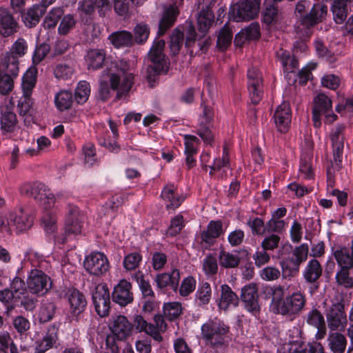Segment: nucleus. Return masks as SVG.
I'll use <instances>...</instances> for the list:
<instances>
[{
	"label": "nucleus",
	"mask_w": 353,
	"mask_h": 353,
	"mask_svg": "<svg viewBox=\"0 0 353 353\" xmlns=\"http://www.w3.org/2000/svg\"><path fill=\"white\" fill-rule=\"evenodd\" d=\"M259 8L260 0H243L231 6L230 19L235 21L252 19L258 15Z\"/></svg>",
	"instance_id": "obj_6"
},
{
	"label": "nucleus",
	"mask_w": 353,
	"mask_h": 353,
	"mask_svg": "<svg viewBox=\"0 0 353 353\" xmlns=\"http://www.w3.org/2000/svg\"><path fill=\"white\" fill-rule=\"evenodd\" d=\"M266 291L272 294L270 310L275 314H279L293 318L299 314L306 304L305 294L297 291L284 298V289L279 285L274 288H267Z\"/></svg>",
	"instance_id": "obj_2"
},
{
	"label": "nucleus",
	"mask_w": 353,
	"mask_h": 353,
	"mask_svg": "<svg viewBox=\"0 0 353 353\" xmlns=\"http://www.w3.org/2000/svg\"><path fill=\"white\" fill-rule=\"evenodd\" d=\"M63 14V11L60 8H53L48 14L44 20V26L48 28H54L61 16Z\"/></svg>",
	"instance_id": "obj_61"
},
{
	"label": "nucleus",
	"mask_w": 353,
	"mask_h": 353,
	"mask_svg": "<svg viewBox=\"0 0 353 353\" xmlns=\"http://www.w3.org/2000/svg\"><path fill=\"white\" fill-rule=\"evenodd\" d=\"M352 0H334L332 7L334 19L337 23H343L347 16V4L351 3Z\"/></svg>",
	"instance_id": "obj_39"
},
{
	"label": "nucleus",
	"mask_w": 353,
	"mask_h": 353,
	"mask_svg": "<svg viewBox=\"0 0 353 353\" xmlns=\"http://www.w3.org/2000/svg\"><path fill=\"white\" fill-rule=\"evenodd\" d=\"M219 261L221 266L225 268H232L238 265L240 259L239 254L221 250L219 255Z\"/></svg>",
	"instance_id": "obj_41"
},
{
	"label": "nucleus",
	"mask_w": 353,
	"mask_h": 353,
	"mask_svg": "<svg viewBox=\"0 0 353 353\" xmlns=\"http://www.w3.org/2000/svg\"><path fill=\"white\" fill-rule=\"evenodd\" d=\"M83 264L89 274L97 276L103 275L110 268L106 256L100 252H93L86 256Z\"/></svg>",
	"instance_id": "obj_9"
},
{
	"label": "nucleus",
	"mask_w": 353,
	"mask_h": 353,
	"mask_svg": "<svg viewBox=\"0 0 353 353\" xmlns=\"http://www.w3.org/2000/svg\"><path fill=\"white\" fill-rule=\"evenodd\" d=\"M182 312L179 302H170L163 305V314L169 320H173L180 316Z\"/></svg>",
	"instance_id": "obj_52"
},
{
	"label": "nucleus",
	"mask_w": 353,
	"mask_h": 353,
	"mask_svg": "<svg viewBox=\"0 0 353 353\" xmlns=\"http://www.w3.org/2000/svg\"><path fill=\"white\" fill-rule=\"evenodd\" d=\"M55 310L56 306L54 302L49 300L43 301L38 314L40 321L44 323L50 321L55 314Z\"/></svg>",
	"instance_id": "obj_44"
},
{
	"label": "nucleus",
	"mask_w": 353,
	"mask_h": 353,
	"mask_svg": "<svg viewBox=\"0 0 353 353\" xmlns=\"http://www.w3.org/2000/svg\"><path fill=\"white\" fill-rule=\"evenodd\" d=\"M259 35V25L258 23H252L236 35L234 42L236 45H241L246 40L257 39Z\"/></svg>",
	"instance_id": "obj_38"
},
{
	"label": "nucleus",
	"mask_w": 353,
	"mask_h": 353,
	"mask_svg": "<svg viewBox=\"0 0 353 353\" xmlns=\"http://www.w3.org/2000/svg\"><path fill=\"white\" fill-rule=\"evenodd\" d=\"M307 323L317 329L325 326L324 317L316 309H314L307 314Z\"/></svg>",
	"instance_id": "obj_60"
},
{
	"label": "nucleus",
	"mask_w": 353,
	"mask_h": 353,
	"mask_svg": "<svg viewBox=\"0 0 353 353\" xmlns=\"http://www.w3.org/2000/svg\"><path fill=\"white\" fill-rule=\"evenodd\" d=\"M223 232L221 221H211L208 223L206 230L201 232V237L203 242L210 245Z\"/></svg>",
	"instance_id": "obj_31"
},
{
	"label": "nucleus",
	"mask_w": 353,
	"mask_h": 353,
	"mask_svg": "<svg viewBox=\"0 0 353 353\" xmlns=\"http://www.w3.org/2000/svg\"><path fill=\"white\" fill-rule=\"evenodd\" d=\"M248 91L253 103H258L262 98L261 74L256 68H251L248 71Z\"/></svg>",
	"instance_id": "obj_17"
},
{
	"label": "nucleus",
	"mask_w": 353,
	"mask_h": 353,
	"mask_svg": "<svg viewBox=\"0 0 353 353\" xmlns=\"http://www.w3.org/2000/svg\"><path fill=\"white\" fill-rule=\"evenodd\" d=\"M312 119L315 128L321 126V117L325 115L326 122L332 123L336 120V115L332 112L331 99L325 94L320 93L314 99Z\"/></svg>",
	"instance_id": "obj_7"
},
{
	"label": "nucleus",
	"mask_w": 353,
	"mask_h": 353,
	"mask_svg": "<svg viewBox=\"0 0 353 353\" xmlns=\"http://www.w3.org/2000/svg\"><path fill=\"white\" fill-rule=\"evenodd\" d=\"M196 285V279L192 276H188L181 282L179 290V294L182 296H188L195 290Z\"/></svg>",
	"instance_id": "obj_59"
},
{
	"label": "nucleus",
	"mask_w": 353,
	"mask_h": 353,
	"mask_svg": "<svg viewBox=\"0 0 353 353\" xmlns=\"http://www.w3.org/2000/svg\"><path fill=\"white\" fill-rule=\"evenodd\" d=\"M17 124V117L11 111H6L2 113L1 119V129L6 132H12Z\"/></svg>",
	"instance_id": "obj_50"
},
{
	"label": "nucleus",
	"mask_w": 353,
	"mask_h": 353,
	"mask_svg": "<svg viewBox=\"0 0 353 353\" xmlns=\"http://www.w3.org/2000/svg\"><path fill=\"white\" fill-rule=\"evenodd\" d=\"M183 0H178L179 3ZM177 0L174 4L165 6L164 8L161 19L159 22V35H163L165 34L166 30L170 28L176 21V19L179 13L178 8L176 6Z\"/></svg>",
	"instance_id": "obj_23"
},
{
	"label": "nucleus",
	"mask_w": 353,
	"mask_h": 353,
	"mask_svg": "<svg viewBox=\"0 0 353 353\" xmlns=\"http://www.w3.org/2000/svg\"><path fill=\"white\" fill-rule=\"evenodd\" d=\"M212 296V290L209 283H204L201 285L196 293V300L199 305H207Z\"/></svg>",
	"instance_id": "obj_53"
},
{
	"label": "nucleus",
	"mask_w": 353,
	"mask_h": 353,
	"mask_svg": "<svg viewBox=\"0 0 353 353\" xmlns=\"http://www.w3.org/2000/svg\"><path fill=\"white\" fill-rule=\"evenodd\" d=\"M141 259V256L139 253H130L124 258L123 266L128 270H134L139 266Z\"/></svg>",
	"instance_id": "obj_63"
},
{
	"label": "nucleus",
	"mask_w": 353,
	"mask_h": 353,
	"mask_svg": "<svg viewBox=\"0 0 353 353\" xmlns=\"http://www.w3.org/2000/svg\"><path fill=\"white\" fill-rule=\"evenodd\" d=\"M201 339L212 346L223 345L228 338L229 327L217 319H209L201 325Z\"/></svg>",
	"instance_id": "obj_4"
},
{
	"label": "nucleus",
	"mask_w": 353,
	"mask_h": 353,
	"mask_svg": "<svg viewBox=\"0 0 353 353\" xmlns=\"http://www.w3.org/2000/svg\"><path fill=\"white\" fill-rule=\"evenodd\" d=\"M327 14V6L322 3L314 4L310 12L301 19V26H298L299 31H304L307 33V29L315 24L320 23L325 17Z\"/></svg>",
	"instance_id": "obj_19"
},
{
	"label": "nucleus",
	"mask_w": 353,
	"mask_h": 353,
	"mask_svg": "<svg viewBox=\"0 0 353 353\" xmlns=\"http://www.w3.org/2000/svg\"><path fill=\"white\" fill-rule=\"evenodd\" d=\"M96 6L94 0H82L79 3L78 10L83 20L90 18L94 12Z\"/></svg>",
	"instance_id": "obj_51"
},
{
	"label": "nucleus",
	"mask_w": 353,
	"mask_h": 353,
	"mask_svg": "<svg viewBox=\"0 0 353 353\" xmlns=\"http://www.w3.org/2000/svg\"><path fill=\"white\" fill-rule=\"evenodd\" d=\"M277 56L281 59L285 72L291 74L294 69L298 66V62L294 58H291L289 52L281 50L277 52Z\"/></svg>",
	"instance_id": "obj_47"
},
{
	"label": "nucleus",
	"mask_w": 353,
	"mask_h": 353,
	"mask_svg": "<svg viewBox=\"0 0 353 353\" xmlns=\"http://www.w3.org/2000/svg\"><path fill=\"white\" fill-rule=\"evenodd\" d=\"M44 12L43 6L40 5L34 6L28 11L25 21H23L25 25L29 28L36 26Z\"/></svg>",
	"instance_id": "obj_43"
},
{
	"label": "nucleus",
	"mask_w": 353,
	"mask_h": 353,
	"mask_svg": "<svg viewBox=\"0 0 353 353\" xmlns=\"http://www.w3.org/2000/svg\"><path fill=\"white\" fill-rule=\"evenodd\" d=\"M134 38L137 43H143L145 42L150 34V29L144 23H138L134 28Z\"/></svg>",
	"instance_id": "obj_58"
},
{
	"label": "nucleus",
	"mask_w": 353,
	"mask_h": 353,
	"mask_svg": "<svg viewBox=\"0 0 353 353\" xmlns=\"http://www.w3.org/2000/svg\"><path fill=\"white\" fill-rule=\"evenodd\" d=\"M278 0H265L263 13V21L268 26L276 25L281 19V14L275 6Z\"/></svg>",
	"instance_id": "obj_33"
},
{
	"label": "nucleus",
	"mask_w": 353,
	"mask_h": 353,
	"mask_svg": "<svg viewBox=\"0 0 353 353\" xmlns=\"http://www.w3.org/2000/svg\"><path fill=\"white\" fill-rule=\"evenodd\" d=\"M134 83V74L130 70L126 61L114 63L103 72L99 81V94L103 100L107 99L112 90H116L117 96L128 93Z\"/></svg>",
	"instance_id": "obj_1"
},
{
	"label": "nucleus",
	"mask_w": 353,
	"mask_h": 353,
	"mask_svg": "<svg viewBox=\"0 0 353 353\" xmlns=\"http://www.w3.org/2000/svg\"><path fill=\"white\" fill-rule=\"evenodd\" d=\"M328 346L334 353H343L347 346V339L345 335L338 332L329 334Z\"/></svg>",
	"instance_id": "obj_35"
},
{
	"label": "nucleus",
	"mask_w": 353,
	"mask_h": 353,
	"mask_svg": "<svg viewBox=\"0 0 353 353\" xmlns=\"http://www.w3.org/2000/svg\"><path fill=\"white\" fill-rule=\"evenodd\" d=\"M76 24V20L72 14H68L64 15L61 19L58 32L60 34H67Z\"/></svg>",
	"instance_id": "obj_55"
},
{
	"label": "nucleus",
	"mask_w": 353,
	"mask_h": 353,
	"mask_svg": "<svg viewBox=\"0 0 353 353\" xmlns=\"http://www.w3.org/2000/svg\"><path fill=\"white\" fill-rule=\"evenodd\" d=\"M334 256L341 268H353V240L350 250L345 247L339 248L334 252Z\"/></svg>",
	"instance_id": "obj_32"
},
{
	"label": "nucleus",
	"mask_w": 353,
	"mask_h": 353,
	"mask_svg": "<svg viewBox=\"0 0 353 353\" xmlns=\"http://www.w3.org/2000/svg\"><path fill=\"white\" fill-rule=\"evenodd\" d=\"M221 296L217 301L220 310H227L235 307L238 305L239 299L236 294L227 285L221 286Z\"/></svg>",
	"instance_id": "obj_28"
},
{
	"label": "nucleus",
	"mask_w": 353,
	"mask_h": 353,
	"mask_svg": "<svg viewBox=\"0 0 353 353\" xmlns=\"http://www.w3.org/2000/svg\"><path fill=\"white\" fill-rule=\"evenodd\" d=\"M37 77V69L35 66H30L23 74V98L25 101L23 103H26L28 107L32 105V101L30 99V96L32 94V90L35 86ZM25 104H23V108Z\"/></svg>",
	"instance_id": "obj_25"
},
{
	"label": "nucleus",
	"mask_w": 353,
	"mask_h": 353,
	"mask_svg": "<svg viewBox=\"0 0 353 353\" xmlns=\"http://www.w3.org/2000/svg\"><path fill=\"white\" fill-rule=\"evenodd\" d=\"M42 226L45 232L48 234H54L57 229V219L52 212H46L42 217Z\"/></svg>",
	"instance_id": "obj_46"
},
{
	"label": "nucleus",
	"mask_w": 353,
	"mask_h": 353,
	"mask_svg": "<svg viewBox=\"0 0 353 353\" xmlns=\"http://www.w3.org/2000/svg\"><path fill=\"white\" fill-rule=\"evenodd\" d=\"M132 328L131 323L123 315L113 316L110 324L112 333L119 341H123L128 337L131 334Z\"/></svg>",
	"instance_id": "obj_21"
},
{
	"label": "nucleus",
	"mask_w": 353,
	"mask_h": 353,
	"mask_svg": "<svg viewBox=\"0 0 353 353\" xmlns=\"http://www.w3.org/2000/svg\"><path fill=\"white\" fill-rule=\"evenodd\" d=\"M328 328L332 331H343L347 326V319L344 306L341 303L333 304L326 312Z\"/></svg>",
	"instance_id": "obj_10"
},
{
	"label": "nucleus",
	"mask_w": 353,
	"mask_h": 353,
	"mask_svg": "<svg viewBox=\"0 0 353 353\" xmlns=\"http://www.w3.org/2000/svg\"><path fill=\"white\" fill-rule=\"evenodd\" d=\"M260 276L265 281H274L280 276V271L276 268L268 266L260 271Z\"/></svg>",
	"instance_id": "obj_64"
},
{
	"label": "nucleus",
	"mask_w": 353,
	"mask_h": 353,
	"mask_svg": "<svg viewBox=\"0 0 353 353\" xmlns=\"http://www.w3.org/2000/svg\"><path fill=\"white\" fill-rule=\"evenodd\" d=\"M213 4L209 3L206 6L202 0H199V8L201 9V11L198 16L197 23L199 30L203 34L210 29L214 21V14L210 9Z\"/></svg>",
	"instance_id": "obj_27"
},
{
	"label": "nucleus",
	"mask_w": 353,
	"mask_h": 353,
	"mask_svg": "<svg viewBox=\"0 0 353 353\" xmlns=\"http://www.w3.org/2000/svg\"><path fill=\"white\" fill-rule=\"evenodd\" d=\"M232 38V30L225 25L219 32L217 46L221 50H225L231 43Z\"/></svg>",
	"instance_id": "obj_54"
},
{
	"label": "nucleus",
	"mask_w": 353,
	"mask_h": 353,
	"mask_svg": "<svg viewBox=\"0 0 353 353\" xmlns=\"http://www.w3.org/2000/svg\"><path fill=\"white\" fill-rule=\"evenodd\" d=\"M22 279L16 276L13 279L10 289L0 290V301L11 305L12 307L22 305Z\"/></svg>",
	"instance_id": "obj_14"
},
{
	"label": "nucleus",
	"mask_w": 353,
	"mask_h": 353,
	"mask_svg": "<svg viewBox=\"0 0 353 353\" xmlns=\"http://www.w3.org/2000/svg\"><path fill=\"white\" fill-rule=\"evenodd\" d=\"M22 54V42L19 39L13 45L11 51L0 61V94H8L13 88L12 77L19 71V58Z\"/></svg>",
	"instance_id": "obj_3"
},
{
	"label": "nucleus",
	"mask_w": 353,
	"mask_h": 353,
	"mask_svg": "<svg viewBox=\"0 0 353 353\" xmlns=\"http://www.w3.org/2000/svg\"><path fill=\"white\" fill-rule=\"evenodd\" d=\"M343 128L337 126L332 130L330 140L332 143L333 157L334 162L339 165L341 162L343 152V136L342 134Z\"/></svg>",
	"instance_id": "obj_26"
},
{
	"label": "nucleus",
	"mask_w": 353,
	"mask_h": 353,
	"mask_svg": "<svg viewBox=\"0 0 353 353\" xmlns=\"http://www.w3.org/2000/svg\"><path fill=\"white\" fill-rule=\"evenodd\" d=\"M309 246L307 243H302L299 246L296 247L292 251V259L291 261L293 267L288 272V262L285 261L282 263V271L283 276H292L298 272L299 265L305 261L308 255Z\"/></svg>",
	"instance_id": "obj_16"
},
{
	"label": "nucleus",
	"mask_w": 353,
	"mask_h": 353,
	"mask_svg": "<svg viewBox=\"0 0 353 353\" xmlns=\"http://www.w3.org/2000/svg\"><path fill=\"white\" fill-rule=\"evenodd\" d=\"M68 300L70 305L69 313L72 317L79 315L86 307L84 295L79 290L73 289L68 292Z\"/></svg>",
	"instance_id": "obj_24"
},
{
	"label": "nucleus",
	"mask_w": 353,
	"mask_h": 353,
	"mask_svg": "<svg viewBox=\"0 0 353 353\" xmlns=\"http://www.w3.org/2000/svg\"><path fill=\"white\" fill-rule=\"evenodd\" d=\"M90 94V88L88 82L85 81H80L75 90L74 97L78 103H84Z\"/></svg>",
	"instance_id": "obj_49"
},
{
	"label": "nucleus",
	"mask_w": 353,
	"mask_h": 353,
	"mask_svg": "<svg viewBox=\"0 0 353 353\" xmlns=\"http://www.w3.org/2000/svg\"><path fill=\"white\" fill-rule=\"evenodd\" d=\"M179 279V271L176 269H174L171 272L170 274L163 273L158 274L156 276L155 281L157 284V286L161 289L170 286L172 288L175 290L178 286Z\"/></svg>",
	"instance_id": "obj_34"
},
{
	"label": "nucleus",
	"mask_w": 353,
	"mask_h": 353,
	"mask_svg": "<svg viewBox=\"0 0 353 353\" xmlns=\"http://www.w3.org/2000/svg\"><path fill=\"white\" fill-rule=\"evenodd\" d=\"M109 39L112 45L117 48L129 46L132 43V35L127 31L114 32Z\"/></svg>",
	"instance_id": "obj_40"
},
{
	"label": "nucleus",
	"mask_w": 353,
	"mask_h": 353,
	"mask_svg": "<svg viewBox=\"0 0 353 353\" xmlns=\"http://www.w3.org/2000/svg\"><path fill=\"white\" fill-rule=\"evenodd\" d=\"M132 285L125 279H122L114 287L112 292L114 301L121 306H125L133 301V294L131 291Z\"/></svg>",
	"instance_id": "obj_22"
},
{
	"label": "nucleus",
	"mask_w": 353,
	"mask_h": 353,
	"mask_svg": "<svg viewBox=\"0 0 353 353\" xmlns=\"http://www.w3.org/2000/svg\"><path fill=\"white\" fill-rule=\"evenodd\" d=\"M183 41V33L179 28H176L170 37V50L173 54H177L182 46Z\"/></svg>",
	"instance_id": "obj_56"
},
{
	"label": "nucleus",
	"mask_w": 353,
	"mask_h": 353,
	"mask_svg": "<svg viewBox=\"0 0 353 353\" xmlns=\"http://www.w3.org/2000/svg\"><path fill=\"white\" fill-rule=\"evenodd\" d=\"M278 353H324L323 345L318 342L307 345L299 341H289L284 343L278 350Z\"/></svg>",
	"instance_id": "obj_15"
},
{
	"label": "nucleus",
	"mask_w": 353,
	"mask_h": 353,
	"mask_svg": "<svg viewBox=\"0 0 353 353\" xmlns=\"http://www.w3.org/2000/svg\"><path fill=\"white\" fill-rule=\"evenodd\" d=\"M184 226L183 217L181 214H177L171 220L170 226L167 230V234L175 236L180 232Z\"/></svg>",
	"instance_id": "obj_62"
},
{
	"label": "nucleus",
	"mask_w": 353,
	"mask_h": 353,
	"mask_svg": "<svg viewBox=\"0 0 353 353\" xmlns=\"http://www.w3.org/2000/svg\"><path fill=\"white\" fill-rule=\"evenodd\" d=\"M349 268L341 269L336 274V282L346 288H352L353 287V278L350 276Z\"/></svg>",
	"instance_id": "obj_57"
},
{
	"label": "nucleus",
	"mask_w": 353,
	"mask_h": 353,
	"mask_svg": "<svg viewBox=\"0 0 353 353\" xmlns=\"http://www.w3.org/2000/svg\"><path fill=\"white\" fill-rule=\"evenodd\" d=\"M303 277L308 283H314L322 274V268L316 259L310 260L303 272Z\"/></svg>",
	"instance_id": "obj_37"
},
{
	"label": "nucleus",
	"mask_w": 353,
	"mask_h": 353,
	"mask_svg": "<svg viewBox=\"0 0 353 353\" xmlns=\"http://www.w3.org/2000/svg\"><path fill=\"white\" fill-rule=\"evenodd\" d=\"M26 191L27 194L37 199L46 212H49L48 210L55 205V196L44 184L34 183L33 184L26 185Z\"/></svg>",
	"instance_id": "obj_8"
},
{
	"label": "nucleus",
	"mask_w": 353,
	"mask_h": 353,
	"mask_svg": "<svg viewBox=\"0 0 353 353\" xmlns=\"http://www.w3.org/2000/svg\"><path fill=\"white\" fill-rule=\"evenodd\" d=\"M28 288L34 294H46L50 288V278L39 270H32L27 279Z\"/></svg>",
	"instance_id": "obj_11"
},
{
	"label": "nucleus",
	"mask_w": 353,
	"mask_h": 353,
	"mask_svg": "<svg viewBox=\"0 0 353 353\" xmlns=\"http://www.w3.org/2000/svg\"><path fill=\"white\" fill-rule=\"evenodd\" d=\"M57 339V330L55 327H51L48 330L47 334L43 340L37 345V350L39 353H43L51 348L55 343Z\"/></svg>",
	"instance_id": "obj_45"
},
{
	"label": "nucleus",
	"mask_w": 353,
	"mask_h": 353,
	"mask_svg": "<svg viewBox=\"0 0 353 353\" xmlns=\"http://www.w3.org/2000/svg\"><path fill=\"white\" fill-rule=\"evenodd\" d=\"M92 301L97 314L103 317L108 314L110 310V292L108 287L103 284L96 286L92 293Z\"/></svg>",
	"instance_id": "obj_13"
},
{
	"label": "nucleus",
	"mask_w": 353,
	"mask_h": 353,
	"mask_svg": "<svg viewBox=\"0 0 353 353\" xmlns=\"http://www.w3.org/2000/svg\"><path fill=\"white\" fill-rule=\"evenodd\" d=\"M292 112L289 103L283 101L276 109L274 114L275 126L280 132H286L291 123Z\"/></svg>",
	"instance_id": "obj_20"
},
{
	"label": "nucleus",
	"mask_w": 353,
	"mask_h": 353,
	"mask_svg": "<svg viewBox=\"0 0 353 353\" xmlns=\"http://www.w3.org/2000/svg\"><path fill=\"white\" fill-rule=\"evenodd\" d=\"M18 29V24L6 9H0V34L8 37Z\"/></svg>",
	"instance_id": "obj_30"
},
{
	"label": "nucleus",
	"mask_w": 353,
	"mask_h": 353,
	"mask_svg": "<svg viewBox=\"0 0 353 353\" xmlns=\"http://www.w3.org/2000/svg\"><path fill=\"white\" fill-rule=\"evenodd\" d=\"M161 197L166 203L167 208H177L185 200V196L176 192L174 185H167L161 192Z\"/></svg>",
	"instance_id": "obj_29"
},
{
	"label": "nucleus",
	"mask_w": 353,
	"mask_h": 353,
	"mask_svg": "<svg viewBox=\"0 0 353 353\" xmlns=\"http://www.w3.org/2000/svg\"><path fill=\"white\" fill-rule=\"evenodd\" d=\"M56 107L60 111H64L71 108L73 100L70 92L61 90L57 93L54 98Z\"/></svg>",
	"instance_id": "obj_42"
},
{
	"label": "nucleus",
	"mask_w": 353,
	"mask_h": 353,
	"mask_svg": "<svg viewBox=\"0 0 353 353\" xmlns=\"http://www.w3.org/2000/svg\"><path fill=\"white\" fill-rule=\"evenodd\" d=\"M241 300L244 303L245 309L250 313L256 315L260 311L258 301V288L256 284L250 283L244 286L241 290Z\"/></svg>",
	"instance_id": "obj_18"
},
{
	"label": "nucleus",
	"mask_w": 353,
	"mask_h": 353,
	"mask_svg": "<svg viewBox=\"0 0 353 353\" xmlns=\"http://www.w3.org/2000/svg\"><path fill=\"white\" fill-rule=\"evenodd\" d=\"M145 0H114V8L115 12L120 16H125L130 6V3L139 6L142 5Z\"/></svg>",
	"instance_id": "obj_48"
},
{
	"label": "nucleus",
	"mask_w": 353,
	"mask_h": 353,
	"mask_svg": "<svg viewBox=\"0 0 353 353\" xmlns=\"http://www.w3.org/2000/svg\"><path fill=\"white\" fill-rule=\"evenodd\" d=\"M105 58V54L103 50L94 49L88 52L85 57V62L89 70L100 68Z\"/></svg>",
	"instance_id": "obj_36"
},
{
	"label": "nucleus",
	"mask_w": 353,
	"mask_h": 353,
	"mask_svg": "<svg viewBox=\"0 0 353 353\" xmlns=\"http://www.w3.org/2000/svg\"><path fill=\"white\" fill-rule=\"evenodd\" d=\"M164 46L163 39H157L150 49L149 57L152 63L148 68L149 79H152V76L165 73L168 70V62L163 53Z\"/></svg>",
	"instance_id": "obj_5"
},
{
	"label": "nucleus",
	"mask_w": 353,
	"mask_h": 353,
	"mask_svg": "<svg viewBox=\"0 0 353 353\" xmlns=\"http://www.w3.org/2000/svg\"><path fill=\"white\" fill-rule=\"evenodd\" d=\"M212 118V109L206 105H203V112L199 119L196 133L205 143L209 145H212L214 141V134L210 130V123Z\"/></svg>",
	"instance_id": "obj_12"
}]
</instances>
